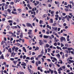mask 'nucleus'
Wrapping results in <instances>:
<instances>
[{"label":"nucleus","mask_w":74,"mask_h":74,"mask_svg":"<svg viewBox=\"0 0 74 74\" xmlns=\"http://www.w3.org/2000/svg\"><path fill=\"white\" fill-rule=\"evenodd\" d=\"M14 51H13V52L11 53V55H12L11 56V57H12V56H13V55H14Z\"/></svg>","instance_id":"nucleus-39"},{"label":"nucleus","mask_w":74,"mask_h":74,"mask_svg":"<svg viewBox=\"0 0 74 74\" xmlns=\"http://www.w3.org/2000/svg\"><path fill=\"white\" fill-rule=\"evenodd\" d=\"M52 28L56 31H57L58 29V28H57V27H52Z\"/></svg>","instance_id":"nucleus-8"},{"label":"nucleus","mask_w":74,"mask_h":74,"mask_svg":"<svg viewBox=\"0 0 74 74\" xmlns=\"http://www.w3.org/2000/svg\"><path fill=\"white\" fill-rule=\"evenodd\" d=\"M12 13L13 14H16V15H17V13H16V12H15L14 11H12Z\"/></svg>","instance_id":"nucleus-22"},{"label":"nucleus","mask_w":74,"mask_h":74,"mask_svg":"<svg viewBox=\"0 0 74 74\" xmlns=\"http://www.w3.org/2000/svg\"><path fill=\"white\" fill-rule=\"evenodd\" d=\"M53 59L54 60H55V61H57V59H56V58H55L54 57Z\"/></svg>","instance_id":"nucleus-44"},{"label":"nucleus","mask_w":74,"mask_h":74,"mask_svg":"<svg viewBox=\"0 0 74 74\" xmlns=\"http://www.w3.org/2000/svg\"><path fill=\"white\" fill-rule=\"evenodd\" d=\"M69 15H70H70L68 16L69 18H70V19H71V18H73V15H72V13H70L69 14Z\"/></svg>","instance_id":"nucleus-3"},{"label":"nucleus","mask_w":74,"mask_h":74,"mask_svg":"<svg viewBox=\"0 0 74 74\" xmlns=\"http://www.w3.org/2000/svg\"><path fill=\"white\" fill-rule=\"evenodd\" d=\"M61 70H63V69H62V68H61L60 67V68L58 70V71H61Z\"/></svg>","instance_id":"nucleus-21"},{"label":"nucleus","mask_w":74,"mask_h":74,"mask_svg":"<svg viewBox=\"0 0 74 74\" xmlns=\"http://www.w3.org/2000/svg\"><path fill=\"white\" fill-rule=\"evenodd\" d=\"M62 49H67V47H64L62 48Z\"/></svg>","instance_id":"nucleus-30"},{"label":"nucleus","mask_w":74,"mask_h":74,"mask_svg":"<svg viewBox=\"0 0 74 74\" xmlns=\"http://www.w3.org/2000/svg\"><path fill=\"white\" fill-rule=\"evenodd\" d=\"M47 15L46 14H45L43 15L42 17L43 18H46V17H47Z\"/></svg>","instance_id":"nucleus-17"},{"label":"nucleus","mask_w":74,"mask_h":74,"mask_svg":"<svg viewBox=\"0 0 74 74\" xmlns=\"http://www.w3.org/2000/svg\"><path fill=\"white\" fill-rule=\"evenodd\" d=\"M62 69H66V67H65V66H62Z\"/></svg>","instance_id":"nucleus-48"},{"label":"nucleus","mask_w":74,"mask_h":74,"mask_svg":"<svg viewBox=\"0 0 74 74\" xmlns=\"http://www.w3.org/2000/svg\"><path fill=\"white\" fill-rule=\"evenodd\" d=\"M60 41L61 42H63V40L64 41V42H65L66 41V39L65 38L62 37L60 38Z\"/></svg>","instance_id":"nucleus-1"},{"label":"nucleus","mask_w":74,"mask_h":74,"mask_svg":"<svg viewBox=\"0 0 74 74\" xmlns=\"http://www.w3.org/2000/svg\"><path fill=\"white\" fill-rule=\"evenodd\" d=\"M39 44L40 45H41L42 44H43V41L42 40H39Z\"/></svg>","instance_id":"nucleus-5"},{"label":"nucleus","mask_w":74,"mask_h":74,"mask_svg":"<svg viewBox=\"0 0 74 74\" xmlns=\"http://www.w3.org/2000/svg\"><path fill=\"white\" fill-rule=\"evenodd\" d=\"M62 59H64V53H63V55L62 56Z\"/></svg>","instance_id":"nucleus-50"},{"label":"nucleus","mask_w":74,"mask_h":74,"mask_svg":"<svg viewBox=\"0 0 74 74\" xmlns=\"http://www.w3.org/2000/svg\"><path fill=\"white\" fill-rule=\"evenodd\" d=\"M39 48L38 47H36V49H35V51H37V50H38Z\"/></svg>","instance_id":"nucleus-28"},{"label":"nucleus","mask_w":74,"mask_h":74,"mask_svg":"<svg viewBox=\"0 0 74 74\" xmlns=\"http://www.w3.org/2000/svg\"><path fill=\"white\" fill-rule=\"evenodd\" d=\"M36 2L37 4H39V1H36Z\"/></svg>","instance_id":"nucleus-55"},{"label":"nucleus","mask_w":74,"mask_h":74,"mask_svg":"<svg viewBox=\"0 0 74 74\" xmlns=\"http://www.w3.org/2000/svg\"><path fill=\"white\" fill-rule=\"evenodd\" d=\"M68 6L70 8H72V7L71 6V5H68Z\"/></svg>","instance_id":"nucleus-32"},{"label":"nucleus","mask_w":74,"mask_h":74,"mask_svg":"<svg viewBox=\"0 0 74 74\" xmlns=\"http://www.w3.org/2000/svg\"><path fill=\"white\" fill-rule=\"evenodd\" d=\"M53 45L55 46H57V43L56 42H55V43H54Z\"/></svg>","instance_id":"nucleus-36"},{"label":"nucleus","mask_w":74,"mask_h":74,"mask_svg":"<svg viewBox=\"0 0 74 74\" xmlns=\"http://www.w3.org/2000/svg\"><path fill=\"white\" fill-rule=\"evenodd\" d=\"M49 37V38L50 39V40H52V38H51V36H48V37Z\"/></svg>","instance_id":"nucleus-53"},{"label":"nucleus","mask_w":74,"mask_h":74,"mask_svg":"<svg viewBox=\"0 0 74 74\" xmlns=\"http://www.w3.org/2000/svg\"><path fill=\"white\" fill-rule=\"evenodd\" d=\"M54 73H55V74H58V73H57V72L56 71H54Z\"/></svg>","instance_id":"nucleus-52"},{"label":"nucleus","mask_w":74,"mask_h":74,"mask_svg":"<svg viewBox=\"0 0 74 74\" xmlns=\"http://www.w3.org/2000/svg\"><path fill=\"white\" fill-rule=\"evenodd\" d=\"M23 49L24 51V52H26V49H25V48L24 47L23 48Z\"/></svg>","instance_id":"nucleus-19"},{"label":"nucleus","mask_w":74,"mask_h":74,"mask_svg":"<svg viewBox=\"0 0 74 74\" xmlns=\"http://www.w3.org/2000/svg\"><path fill=\"white\" fill-rule=\"evenodd\" d=\"M31 14H34V15H36V12H32L31 13Z\"/></svg>","instance_id":"nucleus-15"},{"label":"nucleus","mask_w":74,"mask_h":74,"mask_svg":"<svg viewBox=\"0 0 74 74\" xmlns=\"http://www.w3.org/2000/svg\"><path fill=\"white\" fill-rule=\"evenodd\" d=\"M41 61H39L38 62H36V66H37V67L38 66V64H41Z\"/></svg>","instance_id":"nucleus-4"},{"label":"nucleus","mask_w":74,"mask_h":74,"mask_svg":"<svg viewBox=\"0 0 74 74\" xmlns=\"http://www.w3.org/2000/svg\"><path fill=\"white\" fill-rule=\"evenodd\" d=\"M67 61H69V62L71 63H74V61L73 60H70L69 58L67 59Z\"/></svg>","instance_id":"nucleus-6"},{"label":"nucleus","mask_w":74,"mask_h":74,"mask_svg":"<svg viewBox=\"0 0 74 74\" xmlns=\"http://www.w3.org/2000/svg\"><path fill=\"white\" fill-rule=\"evenodd\" d=\"M48 7H51V5H50V4H49Z\"/></svg>","instance_id":"nucleus-61"},{"label":"nucleus","mask_w":74,"mask_h":74,"mask_svg":"<svg viewBox=\"0 0 74 74\" xmlns=\"http://www.w3.org/2000/svg\"><path fill=\"white\" fill-rule=\"evenodd\" d=\"M34 59V57H32L31 58V60H32Z\"/></svg>","instance_id":"nucleus-58"},{"label":"nucleus","mask_w":74,"mask_h":74,"mask_svg":"<svg viewBox=\"0 0 74 74\" xmlns=\"http://www.w3.org/2000/svg\"><path fill=\"white\" fill-rule=\"evenodd\" d=\"M68 74H74V73L73 72L69 73H68Z\"/></svg>","instance_id":"nucleus-64"},{"label":"nucleus","mask_w":74,"mask_h":74,"mask_svg":"<svg viewBox=\"0 0 74 74\" xmlns=\"http://www.w3.org/2000/svg\"><path fill=\"white\" fill-rule=\"evenodd\" d=\"M65 11L67 12V11H69V10L65 8Z\"/></svg>","instance_id":"nucleus-56"},{"label":"nucleus","mask_w":74,"mask_h":74,"mask_svg":"<svg viewBox=\"0 0 74 74\" xmlns=\"http://www.w3.org/2000/svg\"><path fill=\"white\" fill-rule=\"evenodd\" d=\"M62 15L63 16H65L66 15V14L64 13H62Z\"/></svg>","instance_id":"nucleus-42"},{"label":"nucleus","mask_w":74,"mask_h":74,"mask_svg":"<svg viewBox=\"0 0 74 74\" xmlns=\"http://www.w3.org/2000/svg\"><path fill=\"white\" fill-rule=\"evenodd\" d=\"M6 56H7V57H8V56H10V53H8L6 55Z\"/></svg>","instance_id":"nucleus-46"},{"label":"nucleus","mask_w":74,"mask_h":74,"mask_svg":"<svg viewBox=\"0 0 74 74\" xmlns=\"http://www.w3.org/2000/svg\"><path fill=\"white\" fill-rule=\"evenodd\" d=\"M10 28V25H8L6 27V29H8V30H9Z\"/></svg>","instance_id":"nucleus-18"},{"label":"nucleus","mask_w":74,"mask_h":74,"mask_svg":"<svg viewBox=\"0 0 74 74\" xmlns=\"http://www.w3.org/2000/svg\"><path fill=\"white\" fill-rule=\"evenodd\" d=\"M68 50V51H70V50H72L73 49V48H67Z\"/></svg>","instance_id":"nucleus-23"},{"label":"nucleus","mask_w":74,"mask_h":74,"mask_svg":"<svg viewBox=\"0 0 74 74\" xmlns=\"http://www.w3.org/2000/svg\"><path fill=\"white\" fill-rule=\"evenodd\" d=\"M49 70L50 71V72H51V74H53V71L51 70V69H49Z\"/></svg>","instance_id":"nucleus-11"},{"label":"nucleus","mask_w":74,"mask_h":74,"mask_svg":"<svg viewBox=\"0 0 74 74\" xmlns=\"http://www.w3.org/2000/svg\"><path fill=\"white\" fill-rule=\"evenodd\" d=\"M9 8L10 9H11V8H12V6H11L10 5H9Z\"/></svg>","instance_id":"nucleus-51"},{"label":"nucleus","mask_w":74,"mask_h":74,"mask_svg":"<svg viewBox=\"0 0 74 74\" xmlns=\"http://www.w3.org/2000/svg\"><path fill=\"white\" fill-rule=\"evenodd\" d=\"M16 45H17V46H19V45H20V44L19 43H17V44H16Z\"/></svg>","instance_id":"nucleus-49"},{"label":"nucleus","mask_w":74,"mask_h":74,"mask_svg":"<svg viewBox=\"0 0 74 74\" xmlns=\"http://www.w3.org/2000/svg\"><path fill=\"white\" fill-rule=\"evenodd\" d=\"M22 33H21V35L20 36V38H22V37H23V35H22Z\"/></svg>","instance_id":"nucleus-31"},{"label":"nucleus","mask_w":74,"mask_h":74,"mask_svg":"<svg viewBox=\"0 0 74 74\" xmlns=\"http://www.w3.org/2000/svg\"><path fill=\"white\" fill-rule=\"evenodd\" d=\"M60 28H58V32H59V31H60Z\"/></svg>","instance_id":"nucleus-59"},{"label":"nucleus","mask_w":74,"mask_h":74,"mask_svg":"<svg viewBox=\"0 0 74 74\" xmlns=\"http://www.w3.org/2000/svg\"><path fill=\"white\" fill-rule=\"evenodd\" d=\"M47 50L48 51V52H50V51H51V49L48 48L47 49Z\"/></svg>","instance_id":"nucleus-38"},{"label":"nucleus","mask_w":74,"mask_h":74,"mask_svg":"<svg viewBox=\"0 0 74 74\" xmlns=\"http://www.w3.org/2000/svg\"><path fill=\"white\" fill-rule=\"evenodd\" d=\"M39 23L40 24H43V23H44L43 21L41 20H40L39 22Z\"/></svg>","instance_id":"nucleus-10"},{"label":"nucleus","mask_w":74,"mask_h":74,"mask_svg":"<svg viewBox=\"0 0 74 74\" xmlns=\"http://www.w3.org/2000/svg\"><path fill=\"white\" fill-rule=\"evenodd\" d=\"M31 62H32V63L34 64V63L35 61H34V60H33V61H32Z\"/></svg>","instance_id":"nucleus-57"},{"label":"nucleus","mask_w":74,"mask_h":74,"mask_svg":"<svg viewBox=\"0 0 74 74\" xmlns=\"http://www.w3.org/2000/svg\"><path fill=\"white\" fill-rule=\"evenodd\" d=\"M5 9H7L8 8V5H6L5 6Z\"/></svg>","instance_id":"nucleus-25"},{"label":"nucleus","mask_w":74,"mask_h":74,"mask_svg":"<svg viewBox=\"0 0 74 74\" xmlns=\"http://www.w3.org/2000/svg\"><path fill=\"white\" fill-rule=\"evenodd\" d=\"M2 8V11H4V6H2L1 7Z\"/></svg>","instance_id":"nucleus-33"},{"label":"nucleus","mask_w":74,"mask_h":74,"mask_svg":"<svg viewBox=\"0 0 74 74\" xmlns=\"http://www.w3.org/2000/svg\"><path fill=\"white\" fill-rule=\"evenodd\" d=\"M26 25L27 27H32V28H33V26H32V24H31L30 23H26Z\"/></svg>","instance_id":"nucleus-2"},{"label":"nucleus","mask_w":74,"mask_h":74,"mask_svg":"<svg viewBox=\"0 0 74 74\" xmlns=\"http://www.w3.org/2000/svg\"><path fill=\"white\" fill-rule=\"evenodd\" d=\"M26 56L25 55H24L23 56V59H26Z\"/></svg>","instance_id":"nucleus-37"},{"label":"nucleus","mask_w":74,"mask_h":74,"mask_svg":"<svg viewBox=\"0 0 74 74\" xmlns=\"http://www.w3.org/2000/svg\"><path fill=\"white\" fill-rule=\"evenodd\" d=\"M8 51L10 53H11L12 52V50L11 49V48L9 49Z\"/></svg>","instance_id":"nucleus-24"},{"label":"nucleus","mask_w":74,"mask_h":74,"mask_svg":"<svg viewBox=\"0 0 74 74\" xmlns=\"http://www.w3.org/2000/svg\"><path fill=\"white\" fill-rule=\"evenodd\" d=\"M19 1H20V0H15L14 1V2L15 3H16L17 2H19Z\"/></svg>","instance_id":"nucleus-27"},{"label":"nucleus","mask_w":74,"mask_h":74,"mask_svg":"<svg viewBox=\"0 0 74 74\" xmlns=\"http://www.w3.org/2000/svg\"><path fill=\"white\" fill-rule=\"evenodd\" d=\"M19 49V48L17 47H16V48L15 47V52H18V50Z\"/></svg>","instance_id":"nucleus-12"},{"label":"nucleus","mask_w":74,"mask_h":74,"mask_svg":"<svg viewBox=\"0 0 74 74\" xmlns=\"http://www.w3.org/2000/svg\"><path fill=\"white\" fill-rule=\"evenodd\" d=\"M66 19L69 21H70V18H69V17L67 18Z\"/></svg>","instance_id":"nucleus-43"},{"label":"nucleus","mask_w":74,"mask_h":74,"mask_svg":"<svg viewBox=\"0 0 74 74\" xmlns=\"http://www.w3.org/2000/svg\"><path fill=\"white\" fill-rule=\"evenodd\" d=\"M15 49V47L14 46L12 48V51L14 52V50Z\"/></svg>","instance_id":"nucleus-20"},{"label":"nucleus","mask_w":74,"mask_h":74,"mask_svg":"<svg viewBox=\"0 0 74 74\" xmlns=\"http://www.w3.org/2000/svg\"><path fill=\"white\" fill-rule=\"evenodd\" d=\"M0 59H4V56H3V54H2L1 56L0 57Z\"/></svg>","instance_id":"nucleus-13"},{"label":"nucleus","mask_w":74,"mask_h":74,"mask_svg":"<svg viewBox=\"0 0 74 74\" xmlns=\"http://www.w3.org/2000/svg\"><path fill=\"white\" fill-rule=\"evenodd\" d=\"M47 60L48 62H51V60L50 59H47Z\"/></svg>","instance_id":"nucleus-63"},{"label":"nucleus","mask_w":74,"mask_h":74,"mask_svg":"<svg viewBox=\"0 0 74 74\" xmlns=\"http://www.w3.org/2000/svg\"><path fill=\"white\" fill-rule=\"evenodd\" d=\"M43 37H44V38H46V39H47V38H48V36L44 35L43 36Z\"/></svg>","instance_id":"nucleus-9"},{"label":"nucleus","mask_w":74,"mask_h":74,"mask_svg":"<svg viewBox=\"0 0 74 74\" xmlns=\"http://www.w3.org/2000/svg\"><path fill=\"white\" fill-rule=\"evenodd\" d=\"M10 59L11 60H14V58H11Z\"/></svg>","instance_id":"nucleus-60"},{"label":"nucleus","mask_w":74,"mask_h":74,"mask_svg":"<svg viewBox=\"0 0 74 74\" xmlns=\"http://www.w3.org/2000/svg\"><path fill=\"white\" fill-rule=\"evenodd\" d=\"M50 21H51L50 23H52L53 22V19H50Z\"/></svg>","instance_id":"nucleus-35"},{"label":"nucleus","mask_w":74,"mask_h":74,"mask_svg":"<svg viewBox=\"0 0 74 74\" xmlns=\"http://www.w3.org/2000/svg\"><path fill=\"white\" fill-rule=\"evenodd\" d=\"M69 3H70V4H72V5H73V1H69Z\"/></svg>","instance_id":"nucleus-40"},{"label":"nucleus","mask_w":74,"mask_h":74,"mask_svg":"<svg viewBox=\"0 0 74 74\" xmlns=\"http://www.w3.org/2000/svg\"><path fill=\"white\" fill-rule=\"evenodd\" d=\"M13 62L14 63V64H16V63H17L18 62L17 61H13Z\"/></svg>","instance_id":"nucleus-16"},{"label":"nucleus","mask_w":74,"mask_h":74,"mask_svg":"<svg viewBox=\"0 0 74 74\" xmlns=\"http://www.w3.org/2000/svg\"><path fill=\"white\" fill-rule=\"evenodd\" d=\"M21 66H26V63L23 62L21 64Z\"/></svg>","instance_id":"nucleus-14"},{"label":"nucleus","mask_w":74,"mask_h":74,"mask_svg":"<svg viewBox=\"0 0 74 74\" xmlns=\"http://www.w3.org/2000/svg\"><path fill=\"white\" fill-rule=\"evenodd\" d=\"M56 56L58 57V59H60V55L59 53H58L56 54Z\"/></svg>","instance_id":"nucleus-7"},{"label":"nucleus","mask_w":74,"mask_h":74,"mask_svg":"<svg viewBox=\"0 0 74 74\" xmlns=\"http://www.w3.org/2000/svg\"><path fill=\"white\" fill-rule=\"evenodd\" d=\"M5 21V18H2V22H4V21Z\"/></svg>","instance_id":"nucleus-29"},{"label":"nucleus","mask_w":74,"mask_h":74,"mask_svg":"<svg viewBox=\"0 0 74 74\" xmlns=\"http://www.w3.org/2000/svg\"><path fill=\"white\" fill-rule=\"evenodd\" d=\"M8 22L9 23H12V20H9Z\"/></svg>","instance_id":"nucleus-47"},{"label":"nucleus","mask_w":74,"mask_h":74,"mask_svg":"<svg viewBox=\"0 0 74 74\" xmlns=\"http://www.w3.org/2000/svg\"><path fill=\"white\" fill-rule=\"evenodd\" d=\"M8 11L9 12V13H11V10L10 9H8Z\"/></svg>","instance_id":"nucleus-41"},{"label":"nucleus","mask_w":74,"mask_h":74,"mask_svg":"<svg viewBox=\"0 0 74 74\" xmlns=\"http://www.w3.org/2000/svg\"><path fill=\"white\" fill-rule=\"evenodd\" d=\"M3 73H5V74H6V73H7V71L5 70L4 71Z\"/></svg>","instance_id":"nucleus-62"},{"label":"nucleus","mask_w":74,"mask_h":74,"mask_svg":"<svg viewBox=\"0 0 74 74\" xmlns=\"http://www.w3.org/2000/svg\"><path fill=\"white\" fill-rule=\"evenodd\" d=\"M26 59H27L28 60H30V58L29 57H27L26 58Z\"/></svg>","instance_id":"nucleus-34"},{"label":"nucleus","mask_w":74,"mask_h":74,"mask_svg":"<svg viewBox=\"0 0 74 74\" xmlns=\"http://www.w3.org/2000/svg\"><path fill=\"white\" fill-rule=\"evenodd\" d=\"M46 48H48L49 47V45L48 44H47L46 45Z\"/></svg>","instance_id":"nucleus-26"},{"label":"nucleus","mask_w":74,"mask_h":74,"mask_svg":"<svg viewBox=\"0 0 74 74\" xmlns=\"http://www.w3.org/2000/svg\"><path fill=\"white\" fill-rule=\"evenodd\" d=\"M64 45H63L62 43H61V47H64Z\"/></svg>","instance_id":"nucleus-45"},{"label":"nucleus","mask_w":74,"mask_h":74,"mask_svg":"<svg viewBox=\"0 0 74 74\" xmlns=\"http://www.w3.org/2000/svg\"><path fill=\"white\" fill-rule=\"evenodd\" d=\"M25 62H26V63H27V62H29V60H25Z\"/></svg>","instance_id":"nucleus-54"}]
</instances>
